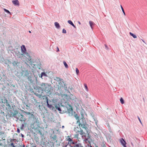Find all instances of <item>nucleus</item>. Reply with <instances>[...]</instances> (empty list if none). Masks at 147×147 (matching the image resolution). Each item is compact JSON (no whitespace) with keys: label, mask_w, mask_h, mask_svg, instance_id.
<instances>
[{"label":"nucleus","mask_w":147,"mask_h":147,"mask_svg":"<svg viewBox=\"0 0 147 147\" xmlns=\"http://www.w3.org/2000/svg\"><path fill=\"white\" fill-rule=\"evenodd\" d=\"M45 88H43L45 90V91H48L49 90V89H47V87H45Z\"/></svg>","instance_id":"nucleus-22"},{"label":"nucleus","mask_w":147,"mask_h":147,"mask_svg":"<svg viewBox=\"0 0 147 147\" xmlns=\"http://www.w3.org/2000/svg\"><path fill=\"white\" fill-rule=\"evenodd\" d=\"M120 101L122 104H123L124 103V100L122 98H121Z\"/></svg>","instance_id":"nucleus-19"},{"label":"nucleus","mask_w":147,"mask_h":147,"mask_svg":"<svg viewBox=\"0 0 147 147\" xmlns=\"http://www.w3.org/2000/svg\"><path fill=\"white\" fill-rule=\"evenodd\" d=\"M76 134L74 135V137L75 138L78 139L79 134H80V131L77 130L76 132Z\"/></svg>","instance_id":"nucleus-7"},{"label":"nucleus","mask_w":147,"mask_h":147,"mask_svg":"<svg viewBox=\"0 0 147 147\" xmlns=\"http://www.w3.org/2000/svg\"><path fill=\"white\" fill-rule=\"evenodd\" d=\"M55 107L59 111H61L60 108L59 107H58V106L56 105L55 106Z\"/></svg>","instance_id":"nucleus-17"},{"label":"nucleus","mask_w":147,"mask_h":147,"mask_svg":"<svg viewBox=\"0 0 147 147\" xmlns=\"http://www.w3.org/2000/svg\"><path fill=\"white\" fill-rule=\"evenodd\" d=\"M74 116L77 120V123L78 124L79 126L82 128L84 129L86 132H88V129L87 127L86 123H83V124L81 123L80 121V118L77 114L75 115Z\"/></svg>","instance_id":"nucleus-1"},{"label":"nucleus","mask_w":147,"mask_h":147,"mask_svg":"<svg viewBox=\"0 0 147 147\" xmlns=\"http://www.w3.org/2000/svg\"><path fill=\"white\" fill-rule=\"evenodd\" d=\"M12 2L15 5H19V3L18 0H15L12 1Z\"/></svg>","instance_id":"nucleus-6"},{"label":"nucleus","mask_w":147,"mask_h":147,"mask_svg":"<svg viewBox=\"0 0 147 147\" xmlns=\"http://www.w3.org/2000/svg\"><path fill=\"white\" fill-rule=\"evenodd\" d=\"M84 85L85 88V90L86 91L88 92V88L87 84H84Z\"/></svg>","instance_id":"nucleus-9"},{"label":"nucleus","mask_w":147,"mask_h":147,"mask_svg":"<svg viewBox=\"0 0 147 147\" xmlns=\"http://www.w3.org/2000/svg\"><path fill=\"white\" fill-rule=\"evenodd\" d=\"M68 22L72 26H73L75 28H76V27L74 25V24L73 23V22H72V21L71 20H68Z\"/></svg>","instance_id":"nucleus-8"},{"label":"nucleus","mask_w":147,"mask_h":147,"mask_svg":"<svg viewBox=\"0 0 147 147\" xmlns=\"http://www.w3.org/2000/svg\"><path fill=\"white\" fill-rule=\"evenodd\" d=\"M80 134L81 135H82V137H84L85 138V140L87 141L90 138L89 134H87V135H83L84 134H85L83 131L82 129H81L80 131Z\"/></svg>","instance_id":"nucleus-3"},{"label":"nucleus","mask_w":147,"mask_h":147,"mask_svg":"<svg viewBox=\"0 0 147 147\" xmlns=\"http://www.w3.org/2000/svg\"><path fill=\"white\" fill-rule=\"evenodd\" d=\"M120 142L124 147H127L126 145V142L123 138H121L120 140Z\"/></svg>","instance_id":"nucleus-5"},{"label":"nucleus","mask_w":147,"mask_h":147,"mask_svg":"<svg viewBox=\"0 0 147 147\" xmlns=\"http://www.w3.org/2000/svg\"><path fill=\"white\" fill-rule=\"evenodd\" d=\"M4 11H5L7 13H8L10 14V13L9 10L6 9H4Z\"/></svg>","instance_id":"nucleus-20"},{"label":"nucleus","mask_w":147,"mask_h":147,"mask_svg":"<svg viewBox=\"0 0 147 147\" xmlns=\"http://www.w3.org/2000/svg\"><path fill=\"white\" fill-rule=\"evenodd\" d=\"M47 105L48 106V107H49L50 106V105H49L48 103V99H47Z\"/></svg>","instance_id":"nucleus-26"},{"label":"nucleus","mask_w":147,"mask_h":147,"mask_svg":"<svg viewBox=\"0 0 147 147\" xmlns=\"http://www.w3.org/2000/svg\"><path fill=\"white\" fill-rule=\"evenodd\" d=\"M56 79H55L56 80L58 81L59 82H61L62 80V79H61V78H58V77H56Z\"/></svg>","instance_id":"nucleus-12"},{"label":"nucleus","mask_w":147,"mask_h":147,"mask_svg":"<svg viewBox=\"0 0 147 147\" xmlns=\"http://www.w3.org/2000/svg\"><path fill=\"white\" fill-rule=\"evenodd\" d=\"M24 124H22V125L21 126V127H20V128L21 129H23L24 127Z\"/></svg>","instance_id":"nucleus-25"},{"label":"nucleus","mask_w":147,"mask_h":147,"mask_svg":"<svg viewBox=\"0 0 147 147\" xmlns=\"http://www.w3.org/2000/svg\"><path fill=\"white\" fill-rule=\"evenodd\" d=\"M57 51L58 52V51H59V48H58V47H57Z\"/></svg>","instance_id":"nucleus-29"},{"label":"nucleus","mask_w":147,"mask_h":147,"mask_svg":"<svg viewBox=\"0 0 147 147\" xmlns=\"http://www.w3.org/2000/svg\"><path fill=\"white\" fill-rule=\"evenodd\" d=\"M29 33H31V32L30 31H29Z\"/></svg>","instance_id":"nucleus-33"},{"label":"nucleus","mask_w":147,"mask_h":147,"mask_svg":"<svg viewBox=\"0 0 147 147\" xmlns=\"http://www.w3.org/2000/svg\"><path fill=\"white\" fill-rule=\"evenodd\" d=\"M21 136H22V137H24V135L22 134H21Z\"/></svg>","instance_id":"nucleus-31"},{"label":"nucleus","mask_w":147,"mask_h":147,"mask_svg":"<svg viewBox=\"0 0 147 147\" xmlns=\"http://www.w3.org/2000/svg\"><path fill=\"white\" fill-rule=\"evenodd\" d=\"M129 34H130L131 36H133V37L134 38H137V36H136V35H134V34H133V33H132L131 32H130L129 33Z\"/></svg>","instance_id":"nucleus-11"},{"label":"nucleus","mask_w":147,"mask_h":147,"mask_svg":"<svg viewBox=\"0 0 147 147\" xmlns=\"http://www.w3.org/2000/svg\"><path fill=\"white\" fill-rule=\"evenodd\" d=\"M66 140L69 141L68 144L71 145V144H74V142L72 140V139L70 138L69 136H67L66 138Z\"/></svg>","instance_id":"nucleus-4"},{"label":"nucleus","mask_w":147,"mask_h":147,"mask_svg":"<svg viewBox=\"0 0 147 147\" xmlns=\"http://www.w3.org/2000/svg\"><path fill=\"white\" fill-rule=\"evenodd\" d=\"M121 9L122 10V11H123V13L124 14V15L125 16V12L124 11V9H123V7H122V6L121 5Z\"/></svg>","instance_id":"nucleus-18"},{"label":"nucleus","mask_w":147,"mask_h":147,"mask_svg":"<svg viewBox=\"0 0 147 147\" xmlns=\"http://www.w3.org/2000/svg\"><path fill=\"white\" fill-rule=\"evenodd\" d=\"M90 26L92 28V26L94 24V23L92 21H90L89 22Z\"/></svg>","instance_id":"nucleus-13"},{"label":"nucleus","mask_w":147,"mask_h":147,"mask_svg":"<svg viewBox=\"0 0 147 147\" xmlns=\"http://www.w3.org/2000/svg\"><path fill=\"white\" fill-rule=\"evenodd\" d=\"M43 85L45 86V84H42V86H43Z\"/></svg>","instance_id":"nucleus-30"},{"label":"nucleus","mask_w":147,"mask_h":147,"mask_svg":"<svg viewBox=\"0 0 147 147\" xmlns=\"http://www.w3.org/2000/svg\"><path fill=\"white\" fill-rule=\"evenodd\" d=\"M105 47H107V45H105Z\"/></svg>","instance_id":"nucleus-34"},{"label":"nucleus","mask_w":147,"mask_h":147,"mask_svg":"<svg viewBox=\"0 0 147 147\" xmlns=\"http://www.w3.org/2000/svg\"><path fill=\"white\" fill-rule=\"evenodd\" d=\"M76 74L77 75H78L79 72V71L77 68H76Z\"/></svg>","instance_id":"nucleus-21"},{"label":"nucleus","mask_w":147,"mask_h":147,"mask_svg":"<svg viewBox=\"0 0 147 147\" xmlns=\"http://www.w3.org/2000/svg\"><path fill=\"white\" fill-rule=\"evenodd\" d=\"M78 23H79L80 24H81V23H80V22H78Z\"/></svg>","instance_id":"nucleus-32"},{"label":"nucleus","mask_w":147,"mask_h":147,"mask_svg":"<svg viewBox=\"0 0 147 147\" xmlns=\"http://www.w3.org/2000/svg\"><path fill=\"white\" fill-rule=\"evenodd\" d=\"M10 145L11 146H12L13 147H15L13 143L12 142L11 143Z\"/></svg>","instance_id":"nucleus-24"},{"label":"nucleus","mask_w":147,"mask_h":147,"mask_svg":"<svg viewBox=\"0 0 147 147\" xmlns=\"http://www.w3.org/2000/svg\"><path fill=\"white\" fill-rule=\"evenodd\" d=\"M43 76H47V75L45 72H42L41 74V77L42 78Z\"/></svg>","instance_id":"nucleus-15"},{"label":"nucleus","mask_w":147,"mask_h":147,"mask_svg":"<svg viewBox=\"0 0 147 147\" xmlns=\"http://www.w3.org/2000/svg\"><path fill=\"white\" fill-rule=\"evenodd\" d=\"M17 131L18 133H19L20 132V130L19 129H17Z\"/></svg>","instance_id":"nucleus-28"},{"label":"nucleus","mask_w":147,"mask_h":147,"mask_svg":"<svg viewBox=\"0 0 147 147\" xmlns=\"http://www.w3.org/2000/svg\"><path fill=\"white\" fill-rule=\"evenodd\" d=\"M55 25L57 28H59L60 27L59 25L58 22H55Z\"/></svg>","instance_id":"nucleus-10"},{"label":"nucleus","mask_w":147,"mask_h":147,"mask_svg":"<svg viewBox=\"0 0 147 147\" xmlns=\"http://www.w3.org/2000/svg\"><path fill=\"white\" fill-rule=\"evenodd\" d=\"M63 32L64 33H66V30L64 29L63 30Z\"/></svg>","instance_id":"nucleus-23"},{"label":"nucleus","mask_w":147,"mask_h":147,"mask_svg":"<svg viewBox=\"0 0 147 147\" xmlns=\"http://www.w3.org/2000/svg\"><path fill=\"white\" fill-rule=\"evenodd\" d=\"M138 119L139 121H140V123H142V122H141V120L140 119V118L139 117H138Z\"/></svg>","instance_id":"nucleus-27"},{"label":"nucleus","mask_w":147,"mask_h":147,"mask_svg":"<svg viewBox=\"0 0 147 147\" xmlns=\"http://www.w3.org/2000/svg\"><path fill=\"white\" fill-rule=\"evenodd\" d=\"M21 48L22 52L23 54L21 53L20 55L23 56L25 54L27 57H26L25 56V60H24V61H26L28 62V61H30L31 60V57L28 55V53L26 52V50L25 46L24 45H22L21 47Z\"/></svg>","instance_id":"nucleus-2"},{"label":"nucleus","mask_w":147,"mask_h":147,"mask_svg":"<svg viewBox=\"0 0 147 147\" xmlns=\"http://www.w3.org/2000/svg\"><path fill=\"white\" fill-rule=\"evenodd\" d=\"M63 63L64 65L65 68H67L68 67V66L67 64L66 63V62L65 61H63Z\"/></svg>","instance_id":"nucleus-16"},{"label":"nucleus","mask_w":147,"mask_h":147,"mask_svg":"<svg viewBox=\"0 0 147 147\" xmlns=\"http://www.w3.org/2000/svg\"><path fill=\"white\" fill-rule=\"evenodd\" d=\"M81 144H77L74 146H72V147H81Z\"/></svg>","instance_id":"nucleus-14"}]
</instances>
